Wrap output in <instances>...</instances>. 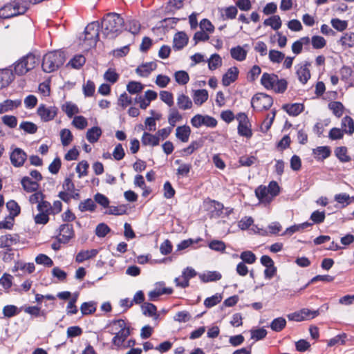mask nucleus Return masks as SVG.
Returning a JSON list of instances; mask_svg holds the SVG:
<instances>
[{
    "mask_svg": "<svg viewBox=\"0 0 354 354\" xmlns=\"http://www.w3.org/2000/svg\"><path fill=\"white\" fill-rule=\"evenodd\" d=\"M19 242V236L17 234H6L0 236L1 248H12L11 247Z\"/></svg>",
    "mask_w": 354,
    "mask_h": 354,
    "instance_id": "obj_14",
    "label": "nucleus"
},
{
    "mask_svg": "<svg viewBox=\"0 0 354 354\" xmlns=\"http://www.w3.org/2000/svg\"><path fill=\"white\" fill-rule=\"evenodd\" d=\"M326 217L324 211H314L310 215V220L313 221V223L319 224L324 221Z\"/></svg>",
    "mask_w": 354,
    "mask_h": 354,
    "instance_id": "obj_64",
    "label": "nucleus"
},
{
    "mask_svg": "<svg viewBox=\"0 0 354 354\" xmlns=\"http://www.w3.org/2000/svg\"><path fill=\"white\" fill-rule=\"evenodd\" d=\"M338 42L345 48L354 47V32H349L344 33Z\"/></svg>",
    "mask_w": 354,
    "mask_h": 354,
    "instance_id": "obj_38",
    "label": "nucleus"
},
{
    "mask_svg": "<svg viewBox=\"0 0 354 354\" xmlns=\"http://www.w3.org/2000/svg\"><path fill=\"white\" fill-rule=\"evenodd\" d=\"M286 326V320L282 317L274 319L270 324V328L274 332L281 331Z\"/></svg>",
    "mask_w": 354,
    "mask_h": 354,
    "instance_id": "obj_42",
    "label": "nucleus"
},
{
    "mask_svg": "<svg viewBox=\"0 0 354 354\" xmlns=\"http://www.w3.org/2000/svg\"><path fill=\"white\" fill-rule=\"evenodd\" d=\"M288 87V82L285 79H279L275 82L273 91L277 93H283Z\"/></svg>",
    "mask_w": 354,
    "mask_h": 354,
    "instance_id": "obj_61",
    "label": "nucleus"
},
{
    "mask_svg": "<svg viewBox=\"0 0 354 354\" xmlns=\"http://www.w3.org/2000/svg\"><path fill=\"white\" fill-rule=\"evenodd\" d=\"M65 62V55L61 50L48 52L43 57L41 67L45 73L57 70Z\"/></svg>",
    "mask_w": 354,
    "mask_h": 354,
    "instance_id": "obj_2",
    "label": "nucleus"
},
{
    "mask_svg": "<svg viewBox=\"0 0 354 354\" xmlns=\"http://www.w3.org/2000/svg\"><path fill=\"white\" fill-rule=\"evenodd\" d=\"M191 124L195 128H199L203 125L214 128L217 125V120L209 115L197 114L191 119Z\"/></svg>",
    "mask_w": 354,
    "mask_h": 354,
    "instance_id": "obj_8",
    "label": "nucleus"
},
{
    "mask_svg": "<svg viewBox=\"0 0 354 354\" xmlns=\"http://www.w3.org/2000/svg\"><path fill=\"white\" fill-rule=\"evenodd\" d=\"M100 23L98 21H93L88 24L84 29V41L87 42L89 47L95 46L99 39Z\"/></svg>",
    "mask_w": 354,
    "mask_h": 354,
    "instance_id": "obj_5",
    "label": "nucleus"
},
{
    "mask_svg": "<svg viewBox=\"0 0 354 354\" xmlns=\"http://www.w3.org/2000/svg\"><path fill=\"white\" fill-rule=\"evenodd\" d=\"M263 25L270 26L273 30H277L281 27L282 22L279 15H272L264 20Z\"/></svg>",
    "mask_w": 354,
    "mask_h": 354,
    "instance_id": "obj_37",
    "label": "nucleus"
},
{
    "mask_svg": "<svg viewBox=\"0 0 354 354\" xmlns=\"http://www.w3.org/2000/svg\"><path fill=\"white\" fill-rule=\"evenodd\" d=\"M237 8L236 6H229L223 10L222 17L224 19H233L237 15Z\"/></svg>",
    "mask_w": 354,
    "mask_h": 354,
    "instance_id": "obj_57",
    "label": "nucleus"
},
{
    "mask_svg": "<svg viewBox=\"0 0 354 354\" xmlns=\"http://www.w3.org/2000/svg\"><path fill=\"white\" fill-rule=\"evenodd\" d=\"M35 262L39 265L51 267L53 265V260L46 254H39L35 258Z\"/></svg>",
    "mask_w": 354,
    "mask_h": 354,
    "instance_id": "obj_60",
    "label": "nucleus"
},
{
    "mask_svg": "<svg viewBox=\"0 0 354 354\" xmlns=\"http://www.w3.org/2000/svg\"><path fill=\"white\" fill-rule=\"evenodd\" d=\"M313 154L317 160L323 161L330 156L331 150L328 146H320L313 149Z\"/></svg>",
    "mask_w": 354,
    "mask_h": 354,
    "instance_id": "obj_21",
    "label": "nucleus"
},
{
    "mask_svg": "<svg viewBox=\"0 0 354 354\" xmlns=\"http://www.w3.org/2000/svg\"><path fill=\"white\" fill-rule=\"evenodd\" d=\"M39 63V57L29 53L16 61L13 66V73L18 76L24 75L28 71L32 70Z\"/></svg>",
    "mask_w": 354,
    "mask_h": 354,
    "instance_id": "obj_3",
    "label": "nucleus"
},
{
    "mask_svg": "<svg viewBox=\"0 0 354 354\" xmlns=\"http://www.w3.org/2000/svg\"><path fill=\"white\" fill-rule=\"evenodd\" d=\"M10 159L14 167H20L24 165L26 160L27 154L22 149L16 147L10 153Z\"/></svg>",
    "mask_w": 354,
    "mask_h": 354,
    "instance_id": "obj_11",
    "label": "nucleus"
},
{
    "mask_svg": "<svg viewBox=\"0 0 354 354\" xmlns=\"http://www.w3.org/2000/svg\"><path fill=\"white\" fill-rule=\"evenodd\" d=\"M277 78L278 75L274 73H264L261 78V84L265 88L272 90Z\"/></svg>",
    "mask_w": 354,
    "mask_h": 354,
    "instance_id": "obj_16",
    "label": "nucleus"
},
{
    "mask_svg": "<svg viewBox=\"0 0 354 354\" xmlns=\"http://www.w3.org/2000/svg\"><path fill=\"white\" fill-rule=\"evenodd\" d=\"M86 62V58L82 55H75L68 62V65H70L73 68L79 69Z\"/></svg>",
    "mask_w": 354,
    "mask_h": 354,
    "instance_id": "obj_44",
    "label": "nucleus"
},
{
    "mask_svg": "<svg viewBox=\"0 0 354 354\" xmlns=\"http://www.w3.org/2000/svg\"><path fill=\"white\" fill-rule=\"evenodd\" d=\"M61 108L62 111H64L69 118H73L75 114L80 112L77 106L71 102H66L62 105Z\"/></svg>",
    "mask_w": 354,
    "mask_h": 354,
    "instance_id": "obj_36",
    "label": "nucleus"
},
{
    "mask_svg": "<svg viewBox=\"0 0 354 354\" xmlns=\"http://www.w3.org/2000/svg\"><path fill=\"white\" fill-rule=\"evenodd\" d=\"M142 313L148 317H153V315H157V308L156 306L151 303H144L141 306Z\"/></svg>",
    "mask_w": 354,
    "mask_h": 354,
    "instance_id": "obj_51",
    "label": "nucleus"
},
{
    "mask_svg": "<svg viewBox=\"0 0 354 354\" xmlns=\"http://www.w3.org/2000/svg\"><path fill=\"white\" fill-rule=\"evenodd\" d=\"M26 270L28 273L31 274L35 270V266L34 263H24L22 261H17L15 263L14 266V270Z\"/></svg>",
    "mask_w": 354,
    "mask_h": 354,
    "instance_id": "obj_43",
    "label": "nucleus"
},
{
    "mask_svg": "<svg viewBox=\"0 0 354 354\" xmlns=\"http://www.w3.org/2000/svg\"><path fill=\"white\" fill-rule=\"evenodd\" d=\"M341 127L345 133L349 136L354 133V121L350 116L346 115L342 118Z\"/></svg>",
    "mask_w": 354,
    "mask_h": 354,
    "instance_id": "obj_33",
    "label": "nucleus"
},
{
    "mask_svg": "<svg viewBox=\"0 0 354 354\" xmlns=\"http://www.w3.org/2000/svg\"><path fill=\"white\" fill-rule=\"evenodd\" d=\"M255 195L261 203L268 204L272 201V196L268 192L267 187L263 185H260L255 189Z\"/></svg>",
    "mask_w": 354,
    "mask_h": 354,
    "instance_id": "obj_26",
    "label": "nucleus"
},
{
    "mask_svg": "<svg viewBox=\"0 0 354 354\" xmlns=\"http://www.w3.org/2000/svg\"><path fill=\"white\" fill-rule=\"evenodd\" d=\"M328 309V305L327 304H323L320 308H319L317 310H310L308 308H302L301 309V314H304V319L305 320H309L312 319L320 314L325 313Z\"/></svg>",
    "mask_w": 354,
    "mask_h": 354,
    "instance_id": "obj_17",
    "label": "nucleus"
},
{
    "mask_svg": "<svg viewBox=\"0 0 354 354\" xmlns=\"http://www.w3.org/2000/svg\"><path fill=\"white\" fill-rule=\"evenodd\" d=\"M20 311L21 310L15 305H7L3 308V314L4 317L8 318H10L18 315Z\"/></svg>",
    "mask_w": 354,
    "mask_h": 354,
    "instance_id": "obj_55",
    "label": "nucleus"
},
{
    "mask_svg": "<svg viewBox=\"0 0 354 354\" xmlns=\"http://www.w3.org/2000/svg\"><path fill=\"white\" fill-rule=\"evenodd\" d=\"M304 104L301 103L286 104H283L282 109L291 116H297L304 110Z\"/></svg>",
    "mask_w": 354,
    "mask_h": 354,
    "instance_id": "obj_24",
    "label": "nucleus"
},
{
    "mask_svg": "<svg viewBox=\"0 0 354 354\" xmlns=\"http://www.w3.org/2000/svg\"><path fill=\"white\" fill-rule=\"evenodd\" d=\"M141 142L143 145L155 147L159 145L160 138L157 134L153 135L148 132H144Z\"/></svg>",
    "mask_w": 354,
    "mask_h": 354,
    "instance_id": "obj_28",
    "label": "nucleus"
},
{
    "mask_svg": "<svg viewBox=\"0 0 354 354\" xmlns=\"http://www.w3.org/2000/svg\"><path fill=\"white\" fill-rule=\"evenodd\" d=\"M14 80V73L10 68L0 69V89L8 86Z\"/></svg>",
    "mask_w": 354,
    "mask_h": 354,
    "instance_id": "obj_15",
    "label": "nucleus"
},
{
    "mask_svg": "<svg viewBox=\"0 0 354 354\" xmlns=\"http://www.w3.org/2000/svg\"><path fill=\"white\" fill-rule=\"evenodd\" d=\"M272 104V97L263 93H258L251 99V106L257 111L268 110Z\"/></svg>",
    "mask_w": 354,
    "mask_h": 354,
    "instance_id": "obj_4",
    "label": "nucleus"
},
{
    "mask_svg": "<svg viewBox=\"0 0 354 354\" xmlns=\"http://www.w3.org/2000/svg\"><path fill=\"white\" fill-rule=\"evenodd\" d=\"M248 51L241 46H236L230 49L231 57L239 62L244 61L246 59Z\"/></svg>",
    "mask_w": 354,
    "mask_h": 354,
    "instance_id": "obj_29",
    "label": "nucleus"
},
{
    "mask_svg": "<svg viewBox=\"0 0 354 354\" xmlns=\"http://www.w3.org/2000/svg\"><path fill=\"white\" fill-rule=\"evenodd\" d=\"M157 64L154 62H146L138 66L136 73L140 77H147L151 73L156 70Z\"/></svg>",
    "mask_w": 354,
    "mask_h": 354,
    "instance_id": "obj_13",
    "label": "nucleus"
},
{
    "mask_svg": "<svg viewBox=\"0 0 354 354\" xmlns=\"http://www.w3.org/2000/svg\"><path fill=\"white\" fill-rule=\"evenodd\" d=\"M347 339V334L342 333L339 334L334 337L330 339L328 341L327 345L328 346H333L336 344L344 345Z\"/></svg>",
    "mask_w": 354,
    "mask_h": 354,
    "instance_id": "obj_49",
    "label": "nucleus"
},
{
    "mask_svg": "<svg viewBox=\"0 0 354 354\" xmlns=\"http://www.w3.org/2000/svg\"><path fill=\"white\" fill-rule=\"evenodd\" d=\"M143 88L144 86L140 82L136 81H131L127 85V91L130 94L138 93L143 89Z\"/></svg>",
    "mask_w": 354,
    "mask_h": 354,
    "instance_id": "obj_54",
    "label": "nucleus"
},
{
    "mask_svg": "<svg viewBox=\"0 0 354 354\" xmlns=\"http://www.w3.org/2000/svg\"><path fill=\"white\" fill-rule=\"evenodd\" d=\"M177 106L181 110L190 109L192 107V102L187 95L182 93L177 97Z\"/></svg>",
    "mask_w": 354,
    "mask_h": 354,
    "instance_id": "obj_35",
    "label": "nucleus"
},
{
    "mask_svg": "<svg viewBox=\"0 0 354 354\" xmlns=\"http://www.w3.org/2000/svg\"><path fill=\"white\" fill-rule=\"evenodd\" d=\"M102 133V129L99 127H93L86 132V139L90 143L97 142Z\"/></svg>",
    "mask_w": 354,
    "mask_h": 354,
    "instance_id": "obj_27",
    "label": "nucleus"
},
{
    "mask_svg": "<svg viewBox=\"0 0 354 354\" xmlns=\"http://www.w3.org/2000/svg\"><path fill=\"white\" fill-rule=\"evenodd\" d=\"M208 67L211 71L216 69L222 64L221 57L218 54L214 53L212 55L211 57L207 60Z\"/></svg>",
    "mask_w": 354,
    "mask_h": 354,
    "instance_id": "obj_50",
    "label": "nucleus"
},
{
    "mask_svg": "<svg viewBox=\"0 0 354 354\" xmlns=\"http://www.w3.org/2000/svg\"><path fill=\"white\" fill-rule=\"evenodd\" d=\"M104 78L111 84L115 83L119 79V75L115 72V69L109 68L104 74Z\"/></svg>",
    "mask_w": 354,
    "mask_h": 354,
    "instance_id": "obj_62",
    "label": "nucleus"
},
{
    "mask_svg": "<svg viewBox=\"0 0 354 354\" xmlns=\"http://www.w3.org/2000/svg\"><path fill=\"white\" fill-rule=\"evenodd\" d=\"M21 104V100H6L0 103V114L18 108Z\"/></svg>",
    "mask_w": 354,
    "mask_h": 354,
    "instance_id": "obj_22",
    "label": "nucleus"
},
{
    "mask_svg": "<svg viewBox=\"0 0 354 354\" xmlns=\"http://www.w3.org/2000/svg\"><path fill=\"white\" fill-rule=\"evenodd\" d=\"M6 207L10 212V214L11 215L10 218H12L14 219V217L18 216L20 214V207L14 200H10L7 202Z\"/></svg>",
    "mask_w": 354,
    "mask_h": 354,
    "instance_id": "obj_46",
    "label": "nucleus"
},
{
    "mask_svg": "<svg viewBox=\"0 0 354 354\" xmlns=\"http://www.w3.org/2000/svg\"><path fill=\"white\" fill-rule=\"evenodd\" d=\"M335 155L339 162L345 163L351 160V158L348 155V149L346 147H337L335 149Z\"/></svg>",
    "mask_w": 354,
    "mask_h": 354,
    "instance_id": "obj_31",
    "label": "nucleus"
},
{
    "mask_svg": "<svg viewBox=\"0 0 354 354\" xmlns=\"http://www.w3.org/2000/svg\"><path fill=\"white\" fill-rule=\"evenodd\" d=\"M58 111V107L55 105L46 106L44 104H40L37 107V114L42 122H47L53 120Z\"/></svg>",
    "mask_w": 354,
    "mask_h": 354,
    "instance_id": "obj_6",
    "label": "nucleus"
},
{
    "mask_svg": "<svg viewBox=\"0 0 354 354\" xmlns=\"http://www.w3.org/2000/svg\"><path fill=\"white\" fill-rule=\"evenodd\" d=\"M188 43V37L184 32L175 34L173 41V48L176 50L183 49Z\"/></svg>",
    "mask_w": 354,
    "mask_h": 354,
    "instance_id": "obj_18",
    "label": "nucleus"
},
{
    "mask_svg": "<svg viewBox=\"0 0 354 354\" xmlns=\"http://www.w3.org/2000/svg\"><path fill=\"white\" fill-rule=\"evenodd\" d=\"M239 69L236 66L230 68L223 75L222 84L224 86H228L235 82L239 76Z\"/></svg>",
    "mask_w": 354,
    "mask_h": 354,
    "instance_id": "obj_12",
    "label": "nucleus"
},
{
    "mask_svg": "<svg viewBox=\"0 0 354 354\" xmlns=\"http://www.w3.org/2000/svg\"><path fill=\"white\" fill-rule=\"evenodd\" d=\"M124 30H128L133 35H136L140 32V24L137 20H129L126 26L124 25Z\"/></svg>",
    "mask_w": 354,
    "mask_h": 354,
    "instance_id": "obj_48",
    "label": "nucleus"
},
{
    "mask_svg": "<svg viewBox=\"0 0 354 354\" xmlns=\"http://www.w3.org/2000/svg\"><path fill=\"white\" fill-rule=\"evenodd\" d=\"M183 120L182 115L179 113L177 109L172 108L169 110L168 116V122L171 127H174L178 122Z\"/></svg>",
    "mask_w": 354,
    "mask_h": 354,
    "instance_id": "obj_41",
    "label": "nucleus"
},
{
    "mask_svg": "<svg viewBox=\"0 0 354 354\" xmlns=\"http://www.w3.org/2000/svg\"><path fill=\"white\" fill-rule=\"evenodd\" d=\"M190 134L191 129L186 124L179 126L176 129V137L182 142H188Z\"/></svg>",
    "mask_w": 354,
    "mask_h": 354,
    "instance_id": "obj_25",
    "label": "nucleus"
},
{
    "mask_svg": "<svg viewBox=\"0 0 354 354\" xmlns=\"http://www.w3.org/2000/svg\"><path fill=\"white\" fill-rule=\"evenodd\" d=\"M58 230L59 234L56 236V239L64 244L68 243L75 236L73 227L71 224H62L59 226Z\"/></svg>",
    "mask_w": 354,
    "mask_h": 354,
    "instance_id": "obj_9",
    "label": "nucleus"
},
{
    "mask_svg": "<svg viewBox=\"0 0 354 354\" xmlns=\"http://www.w3.org/2000/svg\"><path fill=\"white\" fill-rule=\"evenodd\" d=\"M193 99L196 104L201 105L207 100L208 92L205 89L196 90L194 92Z\"/></svg>",
    "mask_w": 354,
    "mask_h": 354,
    "instance_id": "obj_39",
    "label": "nucleus"
},
{
    "mask_svg": "<svg viewBox=\"0 0 354 354\" xmlns=\"http://www.w3.org/2000/svg\"><path fill=\"white\" fill-rule=\"evenodd\" d=\"M332 26L337 31L342 32L348 27V21L337 18L332 19L330 21Z\"/></svg>",
    "mask_w": 354,
    "mask_h": 354,
    "instance_id": "obj_58",
    "label": "nucleus"
},
{
    "mask_svg": "<svg viewBox=\"0 0 354 354\" xmlns=\"http://www.w3.org/2000/svg\"><path fill=\"white\" fill-rule=\"evenodd\" d=\"M222 275L218 271H207L199 275L201 281L203 283L216 281L221 279Z\"/></svg>",
    "mask_w": 354,
    "mask_h": 354,
    "instance_id": "obj_30",
    "label": "nucleus"
},
{
    "mask_svg": "<svg viewBox=\"0 0 354 354\" xmlns=\"http://www.w3.org/2000/svg\"><path fill=\"white\" fill-rule=\"evenodd\" d=\"M203 146V142L201 140L192 141L189 145L183 149V151L186 156L191 155L194 151L201 148Z\"/></svg>",
    "mask_w": 354,
    "mask_h": 354,
    "instance_id": "obj_59",
    "label": "nucleus"
},
{
    "mask_svg": "<svg viewBox=\"0 0 354 354\" xmlns=\"http://www.w3.org/2000/svg\"><path fill=\"white\" fill-rule=\"evenodd\" d=\"M236 120L239 121L237 127L238 133L241 136L250 138L252 136V131L249 126V120L245 113H239L236 115Z\"/></svg>",
    "mask_w": 354,
    "mask_h": 354,
    "instance_id": "obj_7",
    "label": "nucleus"
},
{
    "mask_svg": "<svg viewBox=\"0 0 354 354\" xmlns=\"http://www.w3.org/2000/svg\"><path fill=\"white\" fill-rule=\"evenodd\" d=\"M14 17L24 15L28 10L26 3L23 0H15L9 3Z\"/></svg>",
    "mask_w": 354,
    "mask_h": 354,
    "instance_id": "obj_19",
    "label": "nucleus"
},
{
    "mask_svg": "<svg viewBox=\"0 0 354 354\" xmlns=\"http://www.w3.org/2000/svg\"><path fill=\"white\" fill-rule=\"evenodd\" d=\"M96 204L91 198H87L83 201H81L79 204V210L82 212H94L96 209Z\"/></svg>",
    "mask_w": 354,
    "mask_h": 354,
    "instance_id": "obj_40",
    "label": "nucleus"
},
{
    "mask_svg": "<svg viewBox=\"0 0 354 354\" xmlns=\"http://www.w3.org/2000/svg\"><path fill=\"white\" fill-rule=\"evenodd\" d=\"M21 184L24 190L28 193L35 192L37 191L39 187V184L28 176H24L21 179Z\"/></svg>",
    "mask_w": 354,
    "mask_h": 354,
    "instance_id": "obj_20",
    "label": "nucleus"
},
{
    "mask_svg": "<svg viewBox=\"0 0 354 354\" xmlns=\"http://www.w3.org/2000/svg\"><path fill=\"white\" fill-rule=\"evenodd\" d=\"M222 299V295L221 294L216 293L212 297L206 298L204 301V305L206 308H212L219 304Z\"/></svg>",
    "mask_w": 354,
    "mask_h": 354,
    "instance_id": "obj_53",
    "label": "nucleus"
},
{
    "mask_svg": "<svg viewBox=\"0 0 354 354\" xmlns=\"http://www.w3.org/2000/svg\"><path fill=\"white\" fill-rule=\"evenodd\" d=\"M328 107L333 112L334 115L338 118L342 116L345 109L343 104L339 101L329 102Z\"/></svg>",
    "mask_w": 354,
    "mask_h": 354,
    "instance_id": "obj_34",
    "label": "nucleus"
},
{
    "mask_svg": "<svg viewBox=\"0 0 354 354\" xmlns=\"http://www.w3.org/2000/svg\"><path fill=\"white\" fill-rule=\"evenodd\" d=\"M119 326L121 327V325ZM130 326L127 325H122L120 330L113 334L115 335L112 339V344L117 348L121 347L127 338L130 335Z\"/></svg>",
    "mask_w": 354,
    "mask_h": 354,
    "instance_id": "obj_10",
    "label": "nucleus"
},
{
    "mask_svg": "<svg viewBox=\"0 0 354 354\" xmlns=\"http://www.w3.org/2000/svg\"><path fill=\"white\" fill-rule=\"evenodd\" d=\"M72 124L77 129L82 130L86 127L88 122L84 116L77 115L73 118Z\"/></svg>",
    "mask_w": 354,
    "mask_h": 354,
    "instance_id": "obj_63",
    "label": "nucleus"
},
{
    "mask_svg": "<svg viewBox=\"0 0 354 354\" xmlns=\"http://www.w3.org/2000/svg\"><path fill=\"white\" fill-rule=\"evenodd\" d=\"M97 253L98 250L96 249H92L91 250H81L76 255L75 261L77 263H82L86 260L95 257Z\"/></svg>",
    "mask_w": 354,
    "mask_h": 354,
    "instance_id": "obj_32",
    "label": "nucleus"
},
{
    "mask_svg": "<svg viewBox=\"0 0 354 354\" xmlns=\"http://www.w3.org/2000/svg\"><path fill=\"white\" fill-rule=\"evenodd\" d=\"M310 65L309 63L306 62L304 65L301 66L297 69L296 74L299 82L303 84H305L310 77Z\"/></svg>",
    "mask_w": 354,
    "mask_h": 354,
    "instance_id": "obj_23",
    "label": "nucleus"
},
{
    "mask_svg": "<svg viewBox=\"0 0 354 354\" xmlns=\"http://www.w3.org/2000/svg\"><path fill=\"white\" fill-rule=\"evenodd\" d=\"M61 142L64 147L68 146L73 140V136L68 129H63L60 131Z\"/></svg>",
    "mask_w": 354,
    "mask_h": 354,
    "instance_id": "obj_47",
    "label": "nucleus"
},
{
    "mask_svg": "<svg viewBox=\"0 0 354 354\" xmlns=\"http://www.w3.org/2000/svg\"><path fill=\"white\" fill-rule=\"evenodd\" d=\"M95 305L94 301L84 302L80 306L82 314L88 315L94 313L96 310Z\"/></svg>",
    "mask_w": 354,
    "mask_h": 354,
    "instance_id": "obj_45",
    "label": "nucleus"
},
{
    "mask_svg": "<svg viewBox=\"0 0 354 354\" xmlns=\"http://www.w3.org/2000/svg\"><path fill=\"white\" fill-rule=\"evenodd\" d=\"M101 26L106 38L115 39L124 30V21L119 14L110 12L104 17Z\"/></svg>",
    "mask_w": 354,
    "mask_h": 354,
    "instance_id": "obj_1",
    "label": "nucleus"
},
{
    "mask_svg": "<svg viewBox=\"0 0 354 354\" xmlns=\"http://www.w3.org/2000/svg\"><path fill=\"white\" fill-rule=\"evenodd\" d=\"M174 77L176 82L181 85L186 84L189 80V77L188 73L185 71H178L174 73Z\"/></svg>",
    "mask_w": 354,
    "mask_h": 354,
    "instance_id": "obj_56",
    "label": "nucleus"
},
{
    "mask_svg": "<svg viewBox=\"0 0 354 354\" xmlns=\"http://www.w3.org/2000/svg\"><path fill=\"white\" fill-rule=\"evenodd\" d=\"M19 128L24 131L25 133L29 134H34L37 131V126L32 122L28 121H24L19 124Z\"/></svg>",
    "mask_w": 354,
    "mask_h": 354,
    "instance_id": "obj_52",
    "label": "nucleus"
}]
</instances>
